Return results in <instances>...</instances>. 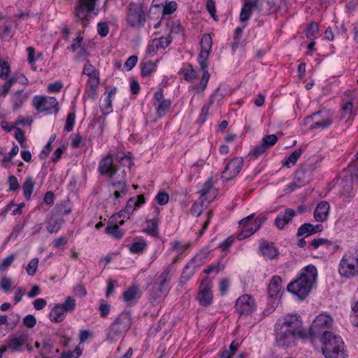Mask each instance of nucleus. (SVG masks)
<instances>
[{
	"mask_svg": "<svg viewBox=\"0 0 358 358\" xmlns=\"http://www.w3.org/2000/svg\"><path fill=\"white\" fill-rule=\"evenodd\" d=\"M260 224H259L258 227L255 229H253V227L248 228L243 231H242L237 236V238L240 241L243 240L250 236H252L255 232L257 231V229L259 228Z\"/></svg>",
	"mask_w": 358,
	"mask_h": 358,
	"instance_id": "48",
	"label": "nucleus"
},
{
	"mask_svg": "<svg viewBox=\"0 0 358 358\" xmlns=\"http://www.w3.org/2000/svg\"><path fill=\"white\" fill-rule=\"evenodd\" d=\"M169 271H164L157 278V280L153 283L150 289L151 302L158 303L166 295L168 292L167 286L170 281Z\"/></svg>",
	"mask_w": 358,
	"mask_h": 358,
	"instance_id": "7",
	"label": "nucleus"
},
{
	"mask_svg": "<svg viewBox=\"0 0 358 358\" xmlns=\"http://www.w3.org/2000/svg\"><path fill=\"white\" fill-rule=\"evenodd\" d=\"M209 54H210L209 51L201 50V52L199 55V58H198L201 69H208V59Z\"/></svg>",
	"mask_w": 358,
	"mask_h": 358,
	"instance_id": "40",
	"label": "nucleus"
},
{
	"mask_svg": "<svg viewBox=\"0 0 358 358\" xmlns=\"http://www.w3.org/2000/svg\"><path fill=\"white\" fill-rule=\"evenodd\" d=\"M26 341L27 337L25 335L22 334H12L8 337L4 346L7 350H10L12 352H22Z\"/></svg>",
	"mask_w": 358,
	"mask_h": 358,
	"instance_id": "17",
	"label": "nucleus"
},
{
	"mask_svg": "<svg viewBox=\"0 0 358 358\" xmlns=\"http://www.w3.org/2000/svg\"><path fill=\"white\" fill-rule=\"evenodd\" d=\"M177 8V3L175 1H170L163 8V15L172 14Z\"/></svg>",
	"mask_w": 358,
	"mask_h": 358,
	"instance_id": "57",
	"label": "nucleus"
},
{
	"mask_svg": "<svg viewBox=\"0 0 358 358\" xmlns=\"http://www.w3.org/2000/svg\"><path fill=\"white\" fill-rule=\"evenodd\" d=\"M59 352L58 349L53 351V345L50 342V341H45L43 342L41 345L39 354L42 357H46V356H49L52 354H55L52 357H56Z\"/></svg>",
	"mask_w": 358,
	"mask_h": 358,
	"instance_id": "31",
	"label": "nucleus"
},
{
	"mask_svg": "<svg viewBox=\"0 0 358 358\" xmlns=\"http://www.w3.org/2000/svg\"><path fill=\"white\" fill-rule=\"evenodd\" d=\"M206 8L211 17L216 20V9L215 3L213 0H208L206 3Z\"/></svg>",
	"mask_w": 358,
	"mask_h": 358,
	"instance_id": "62",
	"label": "nucleus"
},
{
	"mask_svg": "<svg viewBox=\"0 0 358 358\" xmlns=\"http://www.w3.org/2000/svg\"><path fill=\"white\" fill-rule=\"evenodd\" d=\"M259 250L262 255L269 259L275 258L278 255V249L273 245L272 243L264 241L259 246Z\"/></svg>",
	"mask_w": 358,
	"mask_h": 358,
	"instance_id": "23",
	"label": "nucleus"
},
{
	"mask_svg": "<svg viewBox=\"0 0 358 358\" xmlns=\"http://www.w3.org/2000/svg\"><path fill=\"white\" fill-rule=\"evenodd\" d=\"M282 279L278 275H274L268 287V293L270 297H275L281 290Z\"/></svg>",
	"mask_w": 358,
	"mask_h": 358,
	"instance_id": "25",
	"label": "nucleus"
},
{
	"mask_svg": "<svg viewBox=\"0 0 358 358\" xmlns=\"http://www.w3.org/2000/svg\"><path fill=\"white\" fill-rule=\"evenodd\" d=\"M156 65L151 61L141 63V75L148 76L155 70Z\"/></svg>",
	"mask_w": 358,
	"mask_h": 358,
	"instance_id": "37",
	"label": "nucleus"
},
{
	"mask_svg": "<svg viewBox=\"0 0 358 358\" xmlns=\"http://www.w3.org/2000/svg\"><path fill=\"white\" fill-rule=\"evenodd\" d=\"M105 232L117 239H120L123 236V232L120 229L119 225L113 224L111 220L105 229Z\"/></svg>",
	"mask_w": 358,
	"mask_h": 358,
	"instance_id": "32",
	"label": "nucleus"
},
{
	"mask_svg": "<svg viewBox=\"0 0 358 358\" xmlns=\"http://www.w3.org/2000/svg\"><path fill=\"white\" fill-rule=\"evenodd\" d=\"M29 94L22 90H17L13 94V110H17L28 99Z\"/></svg>",
	"mask_w": 358,
	"mask_h": 358,
	"instance_id": "27",
	"label": "nucleus"
},
{
	"mask_svg": "<svg viewBox=\"0 0 358 358\" xmlns=\"http://www.w3.org/2000/svg\"><path fill=\"white\" fill-rule=\"evenodd\" d=\"M311 179L310 172L303 169H299L295 173L293 182L289 185L291 190H294L296 187H300L308 184Z\"/></svg>",
	"mask_w": 358,
	"mask_h": 358,
	"instance_id": "18",
	"label": "nucleus"
},
{
	"mask_svg": "<svg viewBox=\"0 0 358 358\" xmlns=\"http://www.w3.org/2000/svg\"><path fill=\"white\" fill-rule=\"evenodd\" d=\"M65 312L62 310L61 306L56 304L49 313V318L53 322H60L65 318Z\"/></svg>",
	"mask_w": 358,
	"mask_h": 358,
	"instance_id": "28",
	"label": "nucleus"
},
{
	"mask_svg": "<svg viewBox=\"0 0 358 358\" xmlns=\"http://www.w3.org/2000/svg\"><path fill=\"white\" fill-rule=\"evenodd\" d=\"M213 40L210 35L208 34H203L200 42L201 50L210 52Z\"/></svg>",
	"mask_w": 358,
	"mask_h": 358,
	"instance_id": "36",
	"label": "nucleus"
},
{
	"mask_svg": "<svg viewBox=\"0 0 358 358\" xmlns=\"http://www.w3.org/2000/svg\"><path fill=\"white\" fill-rule=\"evenodd\" d=\"M330 206L327 201L319 203L314 211V217L317 222H323L327 220Z\"/></svg>",
	"mask_w": 358,
	"mask_h": 358,
	"instance_id": "22",
	"label": "nucleus"
},
{
	"mask_svg": "<svg viewBox=\"0 0 358 358\" xmlns=\"http://www.w3.org/2000/svg\"><path fill=\"white\" fill-rule=\"evenodd\" d=\"M83 73L90 78V83L92 90H94L99 84V72L87 60L83 71Z\"/></svg>",
	"mask_w": 358,
	"mask_h": 358,
	"instance_id": "20",
	"label": "nucleus"
},
{
	"mask_svg": "<svg viewBox=\"0 0 358 358\" xmlns=\"http://www.w3.org/2000/svg\"><path fill=\"white\" fill-rule=\"evenodd\" d=\"M147 246V243L144 240L141 241L135 242L129 247L131 252L134 254H139L144 251Z\"/></svg>",
	"mask_w": 358,
	"mask_h": 358,
	"instance_id": "39",
	"label": "nucleus"
},
{
	"mask_svg": "<svg viewBox=\"0 0 358 358\" xmlns=\"http://www.w3.org/2000/svg\"><path fill=\"white\" fill-rule=\"evenodd\" d=\"M313 225L310 223H305L302 224L299 229L297 231V236H301L306 235L305 237H307L310 235L313 234Z\"/></svg>",
	"mask_w": 358,
	"mask_h": 358,
	"instance_id": "38",
	"label": "nucleus"
},
{
	"mask_svg": "<svg viewBox=\"0 0 358 358\" xmlns=\"http://www.w3.org/2000/svg\"><path fill=\"white\" fill-rule=\"evenodd\" d=\"M122 170L120 166L113 164V157L109 155L101 159L98 166L99 173L102 176H108V178L113 173L114 176H116Z\"/></svg>",
	"mask_w": 358,
	"mask_h": 358,
	"instance_id": "12",
	"label": "nucleus"
},
{
	"mask_svg": "<svg viewBox=\"0 0 358 358\" xmlns=\"http://www.w3.org/2000/svg\"><path fill=\"white\" fill-rule=\"evenodd\" d=\"M333 322L331 317L327 314H320L313 321L308 332L302 327V322L296 315H288L283 321L278 320L275 324V341L280 346H289L294 338H307L309 336L313 341L322 336L325 329L329 328Z\"/></svg>",
	"mask_w": 358,
	"mask_h": 358,
	"instance_id": "1",
	"label": "nucleus"
},
{
	"mask_svg": "<svg viewBox=\"0 0 358 358\" xmlns=\"http://www.w3.org/2000/svg\"><path fill=\"white\" fill-rule=\"evenodd\" d=\"M138 208L136 205V202L134 198H130L126 205L124 212L131 214L134 212V210Z\"/></svg>",
	"mask_w": 358,
	"mask_h": 358,
	"instance_id": "60",
	"label": "nucleus"
},
{
	"mask_svg": "<svg viewBox=\"0 0 358 358\" xmlns=\"http://www.w3.org/2000/svg\"><path fill=\"white\" fill-rule=\"evenodd\" d=\"M213 182H212V180L210 179L208 180H207L202 189L200 190V193H201V196L202 197H205L208 195V193L210 192V191L213 189Z\"/></svg>",
	"mask_w": 358,
	"mask_h": 358,
	"instance_id": "55",
	"label": "nucleus"
},
{
	"mask_svg": "<svg viewBox=\"0 0 358 358\" xmlns=\"http://www.w3.org/2000/svg\"><path fill=\"white\" fill-rule=\"evenodd\" d=\"M319 31L318 24L316 22H312L306 29L307 38L314 36Z\"/></svg>",
	"mask_w": 358,
	"mask_h": 358,
	"instance_id": "52",
	"label": "nucleus"
},
{
	"mask_svg": "<svg viewBox=\"0 0 358 358\" xmlns=\"http://www.w3.org/2000/svg\"><path fill=\"white\" fill-rule=\"evenodd\" d=\"M35 185L36 182L33 180L32 177L29 176L26 178L25 181L22 185V189L24 196L27 201L31 199V194L34 191Z\"/></svg>",
	"mask_w": 358,
	"mask_h": 358,
	"instance_id": "30",
	"label": "nucleus"
},
{
	"mask_svg": "<svg viewBox=\"0 0 358 358\" xmlns=\"http://www.w3.org/2000/svg\"><path fill=\"white\" fill-rule=\"evenodd\" d=\"M126 176L127 172L125 169H122L120 173L116 176H114V173L110 176L109 185H110L114 190L113 196L115 199L125 196L128 192Z\"/></svg>",
	"mask_w": 358,
	"mask_h": 358,
	"instance_id": "8",
	"label": "nucleus"
},
{
	"mask_svg": "<svg viewBox=\"0 0 358 358\" xmlns=\"http://www.w3.org/2000/svg\"><path fill=\"white\" fill-rule=\"evenodd\" d=\"M213 299L211 281L208 278H206L200 284L197 299L201 306H208L212 303Z\"/></svg>",
	"mask_w": 358,
	"mask_h": 358,
	"instance_id": "10",
	"label": "nucleus"
},
{
	"mask_svg": "<svg viewBox=\"0 0 358 358\" xmlns=\"http://www.w3.org/2000/svg\"><path fill=\"white\" fill-rule=\"evenodd\" d=\"M76 115L73 113H71L68 115L66 120L65 129L67 131H71L73 130V125L75 123Z\"/></svg>",
	"mask_w": 358,
	"mask_h": 358,
	"instance_id": "56",
	"label": "nucleus"
},
{
	"mask_svg": "<svg viewBox=\"0 0 358 358\" xmlns=\"http://www.w3.org/2000/svg\"><path fill=\"white\" fill-rule=\"evenodd\" d=\"M332 243L329 241L328 239L320 238L317 239H314L311 242V245L313 247L314 249L318 248L321 245H326L327 248L329 245H331Z\"/></svg>",
	"mask_w": 358,
	"mask_h": 358,
	"instance_id": "50",
	"label": "nucleus"
},
{
	"mask_svg": "<svg viewBox=\"0 0 358 358\" xmlns=\"http://www.w3.org/2000/svg\"><path fill=\"white\" fill-rule=\"evenodd\" d=\"M268 148L261 142L260 144L256 145L250 152V155L255 156V157H258L261 155H262L264 152H266Z\"/></svg>",
	"mask_w": 358,
	"mask_h": 358,
	"instance_id": "47",
	"label": "nucleus"
},
{
	"mask_svg": "<svg viewBox=\"0 0 358 358\" xmlns=\"http://www.w3.org/2000/svg\"><path fill=\"white\" fill-rule=\"evenodd\" d=\"M320 341L322 344V352L325 358H346L344 342L341 336L325 331L320 337Z\"/></svg>",
	"mask_w": 358,
	"mask_h": 358,
	"instance_id": "3",
	"label": "nucleus"
},
{
	"mask_svg": "<svg viewBox=\"0 0 358 358\" xmlns=\"http://www.w3.org/2000/svg\"><path fill=\"white\" fill-rule=\"evenodd\" d=\"M146 233L157 236L158 234V224L155 219H152L148 222L147 229L145 230Z\"/></svg>",
	"mask_w": 358,
	"mask_h": 358,
	"instance_id": "41",
	"label": "nucleus"
},
{
	"mask_svg": "<svg viewBox=\"0 0 358 358\" xmlns=\"http://www.w3.org/2000/svg\"><path fill=\"white\" fill-rule=\"evenodd\" d=\"M155 199L159 205L164 206L168 203L169 200V196L165 192H159L157 194Z\"/></svg>",
	"mask_w": 358,
	"mask_h": 358,
	"instance_id": "51",
	"label": "nucleus"
},
{
	"mask_svg": "<svg viewBox=\"0 0 358 358\" xmlns=\"http://www.w3.org/2000/svg\"><path fill=\"white\" fill-rule=\"evenodd\" d=\"M317 277L316 267L313 264H309L302 269L296 280L288 284L287 289L300 299H304L316 282Z\"/></svg>",
	"mask_w": 358,
	"mask_h": 358,
	"instance_id": "2",
	"label": "nucleus"
},
{
	"mask_svg": "<svg viewBox=\"0 0 358 358\" xmlns=\"http://www.w3.org/2000/svg\"><path fill=\"white\" fill-rule=\"evenodd\" d=\"M131 320V315L129 313L124 312L120 314L110 326L108 339L112 342L118 340L130 328Z\"/></svg>",
	"mask_w": 358,
	"mask_h": 358,
	"instance_id": "5",
	"label": "nucleus"
},
{
	"mask_svg": "<svg viewBox=\"0 0 358 358\" xmlns=\"http://www.w3.org/2000/svg\"><path fill=\"white\" fill-rule=\"evenodd\" d=\"M137 61L138 57L136 55H131L125 62L124 66L127 69L128 71H130L135 66Z\"/></svg>",
	"mask_w": 358,
	"mask_h": 358,
	"instance_id": "63",
	"label": "nucleus"
},
{
	"mask_svg": "<svg viewBox=\"0 0 358 358\" xmlns=\"http://www.w3.org/2000/svg\"><path fill=\"white\" fill-rule=\"evenodd\" d=\"M58 305L61 306L62 310L65 313H71L73 312L76 308V301L73 297L68 296L66 298L64 303H58Z\"/></svg>",
	"mask_w": 358,
	"mask_h": 358,
	"instance_id": "33",
	"label": "nucleus"
},
{
	"mask_svg": "<svg viewBox=\"0 0 358 358\" xmlns=\"http://www.w3.org/2000/svg\"><path fill=\"white\" fill-rule=\"evenodd\" d=\"M97 31L101 36H106L109 32L108 23L106 22H99L97 24Z\"/></svg>",
	"mask_w": 358,
	"mask_h": 358,
	"instance_id": "53",
	"label": "nucleus"
},
{
	"mask_svg": "<svg viewBox=\"0 0 358 358\" xmlns=\"http://www.w3.org/2000/svg\"><path fill=\"white\" fill-rule=\"evenodd\" d=\"M303 152L302 148H298L296 150H294L287 159L285 165L287 167H289V164L294 165L296 162H297L298 159L300 157Z\"/></svg>",
	"mask_w": 358,
	"mask_h": 358,
	"instance_id": "35",
	"label": "nucleus"
},
{
	"mask_svg": "<svg viewBox=\"0 0 358 358\" xmlns=\"http://www.w3.org/2000/svg\"><path fill=\"white\" fill-rule=\"evenodd\" d=\"M57 105L58 102L54 97L35 96L33 100V106L38 113L48 112Z\"/></svg>",
	"mask_w": 358,
	"mask_h": 358,
	"instance_id": "16",
	"label": "nucleus"
},
{
	"mask_svg": "<svg viewBox=\"0 0 358 358\" xmlns=\"http://www.w3.org/2000/svg\"><path fill=\"white\" fill-rule=\"evenodd\" d=\"M235 308L241 315H248L255 310L256 304L250 295L243 294L236 300Z\"/></svg>",
	"mask_w": 358,
	"mask_h": 358,
	"instance_id": "11",
	"label": "nucleus"
},
{
	"mask_svg": "<svg viewBox=\"0 0 358 358\" xmlns=\"http://www.w3.org/2000/svg\"><path fill=\"white\" fill-rule=\"evenodd\" d=\"M243 165V158L234 157L227 164L222 172V178L227 180L234 179L241 171Z\"/></svg>",
	"mask_w": 358,
	"mask_h": 358,
	"instance_id": "14",
	"label": "nucleus"
},
{
	"mask_svg": "<svg viewBox=\"0 0 358 358\" xmlns=\"http://www.w3.org/2000/svg\"><path fill=\"white\" fill-rule=\"evenodd\" d=\"M257 5L258 3L256 2V0H245L240 13V20L241 22L247 21L251 15L252 8H256L257 9Z\"/></svg>",
	"mask_w": 358,
	"mask_h": 358,
	"instance_id": "24",
	"label": "nucleus"
},
{
	"mask_svg": "<svg viewBox=\"0 0 358 358\" xmlns=\"http://www.w3.org/2000/svg\"><path fill=\"white\" fill-rule=\"evenodd\" d=\"M96 0H78L75 8V16L83 26L88 22V16L94 10Z\"/></svg>",
	"mask_w": 358,
	"mask_h": 358,
	"instance_id": "9",
	"label": "nucleus"
},
{
	"mask_svg": "<svg viewBox=\"0 0 358 358\" xmlns=\"http://www.w3.org/2000/svg\"><path fill=\"white\" fill-rule=\"evenodd\" d=\"M172 39L171 36L168 37H160L155 38L152 41L151 47L153 48V52L156 53L157 50L160 49H164L170 45Z\"/></svg>",
	"mask_w": 358,
	"mask_h": 358,
	"instance_id": "29",
	"label": "nucleus"
},
{
	"mask_svg": "<svg viewBox=\"0 0 358 358\" xmlns=\"http://www.w3.org/2000/svg\"><path fill=\"white\" fill-rule=\"evenodd\" d=\"M338 271L342 276L348 278L358 274V248H351L343 257Z\"/></svg>",
	"mask_w": 358,
	"mask_h": 358,
	"instance_id": "4",
	"label": "nucleus"
},
{
	"mask_svg": "<svg viewBox=\"0 0 358 358\" xmlns=\"http://www.w3.org/2000/svg\"><path fill=\"white\" fill-rule=\"evenodd\" d=\"M311 118L315 120L314 123L310 127L312 129H326L332 123V115L328 110H320L315 113L311 115Z\"/></svg>",
	"mask_w": 358,
	"mask_h": 358,
	"instance_id": "13",
	"label": "nucleus"
},
{
	"mask_svg": "<svg viewBox=\"0 0 358 358\" xmlns=\"http://www.w3.org/2000/svg\"><path fill=\"white\" fill-rule=\"evenodd\" d=\"M203 71V75L201 79L200 86L201 87V91H203L206 87L208 82L210 78V74L208 71V69H201Z\"/></svg>",
	"mask_w": 358,
	"mask_h": 358,
	"instance_id": "61",
	"label": "nucleus"
},
{
	"mask_svg": "<svg viewBox=\"0 0 358 358\" xmlns=\"http://www.w3.org/2000/svg\"><path fill=\"white\" fill-rule=\"evenodd\" d=\"M278 141V137L275 134L266 135L265 136L262 142L268 148H271Z\"/></svg>",
	"mask_w": 358,
	"mask_h": 358,
	"instance_id": "46",
	"label": "nucleus"
},
{
	"mask_svg": "<svg viewBox=\"0 0 358 358\" xmlns=\"http://www.w3.org/2000/svg\"><path fill=\"white\" fill-rule=\"evenodd\" d=\"M138 292V287L135 286L130 287L123 293V299L125 301L129 302L133 300Z\"/></svg>",
	"mask_w": 358,
	"mask_h": 358,
	"instance_id": "42",
	"label": "nucleus"
},
{
	"mask_svg": "<svg viewBox=\"0 0 358 358\" xmlns=\"http://www.w3.org/2000/svg\"><path fill=\"white\" fill-rule=\"evenodd\" d=\"M223 268H224V266L221 265L220 263H217L215 264H211V265L208 266L207 268H206L204 270V273L206 274H210L211 273H217Z\"/></svg>",
	"mask_w": 358,
	"mask_h": 358,
	"instance_id": "59",
	"label": "nucleus"
},
{
	"mask_svg": "<svg viewBox=\"0 0 358 358\" xmlns=\"http://www.w3.org/2000/svg\"><path fill=\"white\" fill-rule=\"evenodd\" d=\"M1 69L0 78L3 79L7 78L10 73V65L8 62L1 61Z\"/></svg>",
	"mask_w": 358,
	"mask_h": 358,
	"instance_id": "58",
	"label": "nucleus"
},
{
	"mask_svg": "<svg viewBox=\"0 0 358 358\" xmlns=\"http://www.w3.org/2000/svg\"><path fill=\"white\" fill-rule=\"evenodd\" d=\"M15 259V255H10L4 259L0 264V273L4 272L12 264Z\"/></svg>",
	"mask_w": 358,
	"mask_h": 358,
	"instance_id": "49",
	"label": "nucleus"
},
{
	"mask_svg": "<svg viewBox=\"0 0 358 358\" xmlns=\"http://www.w3.org/2000/svg\"><path fill=\"white\" fill-rule=\"evenodd\" d=\"M64 220L59 216L52 213L47 221V230L50 234L57 233Z\"/></svg>",
	"mask_w": 358,
	"mask_h": 358,
	"instance_id": "26",
	"label": "nucleus"
},
{
	"mask_svg": "<svg viewBox=\"0 0 358 358\" xmlns=\"http://www.w3.org/2000/svg\"><path fill=\"white\" fill-rule=\"evenodd\" d=\"M117 158L119 159L121 169H124V168L125 167L130 169L131 166L133 164L131 157L127 155L117 156Z\"/></svg>",
	"mask_w": 358,
	"mask_h": 358,
	"instance_id": "43",
	"label": "nucleus"
},
{
	"mask_svg": "<svg viewBox=\"0 0 358 358\" xmlns=\"http://www.w3.org/2000/svg\"><path fill=\"white\" fill-rule=\"evenodd\" d=\"M100 109L103 115L110 114L113 111L111 97L106 96L103 100H101Z\"/></svg>",
	"mask_w": 358,
	"mask_h": 358,
	"instance_id": "34",
	"label": "nucleus"
},
{
	"mask_svg": "<svg viewBox=\"0 0 358 358\" xmlns=\"http://www.w3.org/2000/svg\"><path fill=\"white\" fill-rule=\"evenodd\" d=\"M126 20L131 27L138 29L143 27L146 21L143 3L131 2L127 9Z\"/></svg>",
	"mask_w": 358,
	"mask_h": 358,
	"instance_id": "6",
	"label": "nucleus"
},
{
	"mask_svg": "<svg viewBox=\"0 0 358 358\" xmlns=\"http://www.w3.org/2000/svg\"><path fill=\"white\" fill-rule=\"evenodd\" d=\"M296 215V213L293 209L286 208L283 213L278 215L275 220V225L278 229H284L291 220Z\"/></svg>",
	"mask_w": 358,
	"mask_h": 358,
	"instance_id": "21",
	"label": "nucleus"
},
{
	"mask_svg": "<svg viewBox=\"0 0 358 358\" xmlns=\"http://www.w3.org/2000/svg\"><path fill=\"white\" fill-rule=\"evenodd\" d=\"M189 244L182 245L180 241H176L172 243V250L178 253H182L189 248Z\"/></svg>",
	"mask_w": 358,
	"mask_h": 358,
	"instance_id": "54",
	"label": "nucleus"
},
{
	"mask_svg": "<svg viewBox=\"0 0 358 358\" xmlns=\"http://www.w3.org/2000/svg\"><path fill=\"white\" fill-rule=\"evenodd\" d=\"M257 9L263 14L275 13L280 7L285 5V0H256Z\"/></svg>",
	"mask_w": 358,
	"mask_h": 358,
	"instance_id": "15",
	"label": "nucleus"
},
{
	"mask_svg": "<svg viewBox=\"0 0 358 358\" xmlns=\"http://www.w3.org/2000/svg\"><path fill=\"white\" fill-rule=\"evenodd\" d=\"M23 323L27 328H32L36 325V320L34 315H28L24 318Z\"/></svg>",
	"mask_w": 358,
	"mask_h": 358,
	"instance_id": "64",
	"label": "nucleus"
},
{
	"mask_svg": "<svg viewBox=\"0 0 358 358\" xmlns=\"http://www.w3.org/2000/svg\"><path fill=\"white\" fill-rule=\"evenodd\" d=\"M39 260L38 258H34L30 261L27 266V272L29 275H34L36 273V269L38 266Z\"/></svg>",
	"mask_w": 358,
	"mask_h": 358,
	"instance_id": "45",
	"label": "nucleus"
},
{
	"mask_svg": "<svg viewBox=\"0 0 358 358\" xmlns=\"http://www.w3.org/2000/svg\"><path fill=\"white\" fill-rule=\"evenodd\" d=\"M155 106L156 107L157 113L159 117H162L169 109L171 101L169 99H164L163 91L160 89L155 93Z\"/></svg>",
	"mask_w": 358,
	"mask_h": 358,
	"instance_id": "19",
	"label": "nucleus"
},
{
	"mask_svg": "<svg viewBox=\"0 0 358 358\" xmlns=\"http://www.w3.org/2000/svg\"><path fill=\"white\" fill-rule=\"evenodd\" d=\"M213 103L212 97L210 99L208 104H205L201 109V113L199 115L198 121L199 123H203L206 120V117L208 115V113L210 106Z\"/></svg>",
	"mask_w": 358,
	"mask_h": 358,
	"instance_id": "44",
	"label": "nucleus"
}]
</instances>
